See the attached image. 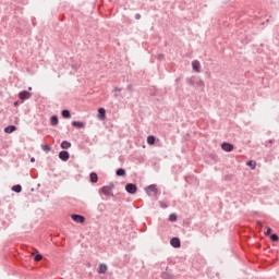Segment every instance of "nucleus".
I'll use <instances>...</instances> for the list:
<instances>
[{
  "mask_svg": "<svg viewBox=\"0 0 279 279\" xmlns=\"http://www.w3.org/2000/svg\"><path fill=\"white\" fill-rule=\"evenodd\" d=\"M112 189H114L113 184L102 186L100 193H102V195H106L107 197H112L114 195L112 194Z\"/></svg>",
  "mask_w": 279,
  "mask_h": 279,
  "instance_id": "1",
  "label": "nucleus"
},
{
  "mask_svg": "<svg viewBox=\"0 0 279 279\" xmlns=\"http://www.w3.org/2000/svg\"><path fill=\"white\" fill-rule=\"evenodd\" d=\"M146 193L149 197H156V195H158V187H156V185H149L146 189Z\"/></svg>",
  "mask_w": 279,
  "mask_h": 279,
  "instance_id": "2",
  "label": "nucleus"
},
{
  "mask_svg": "<svg viewBox=\"0 0 279 279\" xmlns=\"http://www.w3.org/2000/svg\"><path fill=\"white\" fill-rule=\"evenodd\" d=\"M125 191H126V193H130L131 195H134V193H136V191H137L136 184L128 183L125 185Z\"/></svg>",
  "mask_w": 279,
  "mask_h": 279,
  "instance_id": "3",
  "label": "nucleus"
},
{
  "mask_svg": "<svg viewBox=\"0 0 279 279\" xmlns=\"http://www.w3.org/2000/svg\"><path fill=\"white\" fill-rule=\"evenodd\" d=\"M71 219H73L76 223H84L86 221V218L82 215H72Z\"/></svg>",
  "mask_w": 279,
  "mask_h": 279,
  "instance_id": "4",
  "label": "nucleus"
},
{
  "mask_svg": "<svg viewBox=\"0 0 279 279\" xmlns=\"http://www.w3.org/2000/svg\"><path fill=\"white\" fill-rule=\"evenodd\" d=\"M192 69H193V71H195V73H199L201 69H202V63H199L198 60H194L192 62Z\"/></svg>",
  "mask_w": 279,
  "mask_h": 279,
  "instance_id": "5",
  "label": "nucleus"
},
{
  "mask_svg": "<svg viewBox=\"0 0 279 279\" xmlns=\"http://www.w3.org/2000/svg\"><path fill=\"white\" fill-rule=\"evenodd\" d=\"M59 158H60V160H63L64 162H66V160H69V158H70L69 151H66V150L60 151Z\"/></svg>",
  "mask_w": 279,
  "mask_h": 279,
  "instance_id": "6",
  "label": "nucleus"
},
{
  "mask_svg": "<svg viewBox=\"0 0 279 279\" xmlns=\"http://www.w3.org/2000/svg\"><path fill=\"white\" fill-rule=\"evenodd\" d=\"M98 119L100 121H106V109L104 108L98 109Z\"/></svg>",
  "mask_w": 279,
  "mask_h": 279,
  "instance_id": "7",
  "label": "nucleus"
},
{
  "mask_svg": "<svg viewBox=\"0 0 279 279\" xmlns=\"http://www.w3.org/2000/svg\"><path fill=\"white\" fill-rule=\"evenodd\" d=\"M221 147L223 151H232L234 149V146L230 143H223Z\"/></svg>",
  "mask_w": 279,
  "mask_h": 279,
  "instance_id": "8",
  "label": "nucleus"
},
{
  "mask_svg": "<svg viewBox=\"0 0 279 279\" xmlns=\"http://www.w3.org/2000/svg\"><path fill=\"white\" fill-rule=\"evenodd\" d=\"M19 97H20V99H29V97H32V95L29 94V92H27V90H23V92H21L20 94H19Z\"/></svg>",
  "mask_w": 279,
  "mask_h": 279,
  "instance_id": "9",
  "label": "nucleus"
},
{
  "mask_svg": "<svg viewBox=\"0 0 279 279\" xmlns=\"http://www.w3.org/2000/svg\"><path fill=\"white\" fill-rule=\"evenodd\" d=\"M72 125H73V128H77L78 130H82L85 128L84 122H80V121H73Z\"/></svg>",
  "mask_w": 279,
  "mask_h": 279,
  "instance_id": "10",
  "label": "nucleus"
},
{
  "mask_svg": "<svg viewBox=\"0 0 279 279\" xmlns=\"http://www.w3.org/2000/svg\"><path fill=\"white\" fill-rule=\"evenodd\" d=\"M108 271V266L106 264H100L98 267V274H106Z\"/></svg>",
  "mask_w": 279,
  "mask_h": 279,
  "instance_id": "11",
  "label": "nucleus"
},
{
  "mask_svg": "<svg viewBox=\"0 0 279 279\" xmlns=\"http://www.w3.org/2000/svg\"><path fill=\"white\" fill-rule=\"evenodd\" d=\"M5 134H12V132H16V126L9 125L4 129Z\"/></svg>",
  "mask_w": 279,
  "mask_h": 279,
  "instance_id": "12",
  "label": "nucleus"
},
{
  "mask_svg": "<svg viewBox=\"0 0 279 279\" xmlns=\"http://www.w3.org/2000/svg\"><path fill=\"white\" fill-rule=\"evenodd\" d=\"M89 178H90V182H93V184H96V182H98V180H99V177L95 172H92L89 174Z\"/></svg>",
  "mask_w": 279,
  "mask_h": 279,
  "instance_id": "13",
  "label": "nucleus"
},
{
  "mask_svg": "<svg viewBox=\"0 0 279 279\" xmlns=\"http://www.w3.org/2000/svg\"><path fill=\"white\" fill-rule=\"evenodd\" d=\"M170 244L172 245V247H180V240L178 238H173L170 241Z\"/></svg>",
  "mask_w": 279,
  "mask_h": 279,
  "instance_id": "14",
  "label": "nucleus"
},
{
  "mask_svg": "<svg viewBox=\"0 0 279 279\" xmlns=\"http://www.w3.org/2000/svg\"><path fill=\"white\" fill-rule=\"evenodd\" d=\"M148 145H155L156 144V137L154 135H149L147 137Z\"/></svg>",
  "mask_w": 279,
  "mask_h": 279,
  "instance_id": "15",
  "label": "nucleus"
},
{
  "mask_svg": "<svg viewBox=\"0 0 279 279\" xmlns=\"http://www.w3.org/2000/svg\"><path fill=\"white\" fill-rule=\"evenodd\" d=\"M62 117H63V119H71V111L63 110L62 111Z\"/></svg>",
  "mask_w": 279,
  "mask_h": 279,
  "instance_id": "16",
  "label": "nucleus"
},
{
  "mask_svg": "<svg viewBox=\"0 0 279 279\" xmlns=\"http://www.w3.org/2000/svg\"><path fill=\"white\" fill-rule=\"evenodd\" d=\"M50 123H51V125H58L59 120H58L57 116H52L50 118Z\"/></svg>",
  "mask_w": 279,
  "mask_h": 279,
  "instance_id": "17",
  "label": "nucleus"
},
{
  "mask_svg": "<svg viewBox=\"0 0 279 279\" xmlns=\"http://www.w3.org/2000/svg\"><path fill=\"white\" fill-rule=\"evenodd\" d=\"M61 147H62V149H69L71 147V143L66 142V141H63L61 143Z\"/></svg>",
  "mask_w": 279,
  "mask_h": 279,
  "instance_id": "18",
  "label": "nucleus"
},
{
  "mask_svg": "<svg viewBox=\"0 0 279 279\" xmlns=\"http://www.w3.org/2000/svg\"><path fill=\"white\" fill-rule=\"evenodd\" d=\"M41 149L44 151H51V146H49V144H44V145H41Z\"/></svg>",
  "mask_w": 279,
  "mask_h": 279,
  "instance_id": "19",
  "label": "nucleus"
},
{
  "mask_svg": "<svg viewBox=\"0 0 279 279\" xmlns=\"http://www.w3.org/2000/svg\"><path fill=\"white\" fill-rule=\"evenodd\" d=\"M12 191H14L15 193H21V191H23V187H21V185H14L12 187Z\"/></svg>",
  "mask_w": 279,
  "mask_h": 279,
  "instance_id": "20",
  "label": "nucleus"
},
{
  "mask_svg": "<svg viewBox=\"0 0 279 279\" xmlns=\"http://www.w3.org/2000/svg\"><path fill=\"white\" fill-rule=\"evenodd\" d=\"M247 167H251V169H256V161H247Z\"/></svg>",
  "mask_w": 279,
  "mask_h": 279,
  "instance_id": "21",
  "label": "nucleus"
},
{
  "mask_svg": "<svg viewBox=\"0 0 279 279\" xmlns=\"http://www.w3.org/2000/svg\"><path fill=\"white\" fill-rule=\"evenodd\" d=\"M169 221H178V216L175 214H171L169 216Z\"/></svg>",
  "mask_w": 279,
  "mask_h": 279,
  "instance_id": "22",
  "label": "nucleus"
},
{
  "mask_svg": "<svg viewBox=\"0 0 279 279\" xmlns=\"http://www.w3.org/2000/svg\"><path fill=\"white\" fill-rule=\"evenodd\" d=\"M117 175H125V170L123 168L118 169Z\"/></svg>",
  "mask_w": 279,
  "mask_h": 279,
  "instance_id": "23",
  "label": "nucleus"
},
{
  "mask_svg": "<svg viewBox=\"0 0 279 279\" xmlns=\"http://www.w3.org/2000/svg\"><path fill=\"white\" fill-rule=\"evenodd\" d=\"M36 263H39V260H43V255L38 254L35 256Z\"/></svg>",
  "mask_w": 279,
  "mask_h": 279,
  "instance_id": "24",
  "label": "nucleus"
},
{
  "mask_svg": "<svg viewBox=\"0 0 279 279\" xmlns=\"http://www.w3.org/2000/svg\"><path fill=\"white\" fill-rule=\"evenodd\" d=\"M270 239H271V241L276 242V241H278L279 238L277 234H272V235H270Z\"/></svg>",
  "mask_w": 279,
  "mask_h": 279,
  "instance_id": "25",
  "label": "nucleus"
},
{
  "mask_svg": "<svg viewBox=\"0 0 279 279\" xmlns=\"http://www.w3.org/2000/svg\"><path fill=\"white\" fill-rule=\"evenodd\" d=\"M269 234H271V228H267V231H266V236H269Z\"/></svg>",
  "mask_w": 279,
  "mask_h": 279,
  "instance_id": "26",
  "label": "nucleus"
},
{
  "mask_svg": "<svg viewBox=\"0 0 279 279\" xmlns=\"http://www.w3.org/2000/svg\"><path fill=\"white\" fill-rule=\"evenodd\" d=\"M160 206H161V208H167L168 207V205L165 202H160Z\"/></svg>",
  "mask_w": 279,
  "mask_h": 279,
  "instance_id": "27",
  "label": "nucleus"
},
{
  "mask_svg": "<svg viewBox=\"0 0 279 279\" xmlns=\"http://www.w3.org/2000/svg\"><path fill=\"white\" fill-rule=\"evenodd\" d=\"M31 162H36V159L34 157L31 158Z\"/></svg>",
  "mask_w": 279,
  "mask_h": 279,
  "instance_id": "28",
  "label": "nucleus"
},
{
  "mask_svg": "<svg viewBox=\"0 0 279 279\" xmlns=\"http://www.w3.org/2000/svg\"><path fill=\"white\" fill-rule=\"evenodd\" d=\"M258 226H260V228H263V222L257 221Z\"/></svg>",
  "mask_w": 279,
  "mask_h": 279,
  "instance_id": "29",
  "label": "nucleus"
},
{
  "mask_svg": "<svg viewBox=\"0 0 279 279\" xmlns=\"http://www.w3.org/2000/svg\"><path fill=\"white\" fill-rule=\"evenodd\" d=\"M116 90L119 92V93H121V89H119V88H116Z\"/></svg>",
  "mask_w": 279,
  "mask_h": 279,
  "instance_id": "30",
  "label": "nucleus"
}]
</instances>
